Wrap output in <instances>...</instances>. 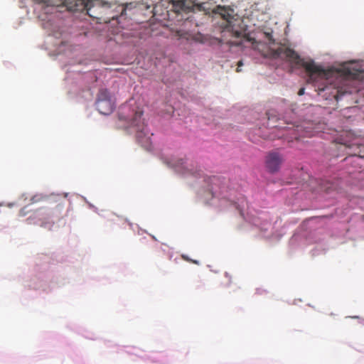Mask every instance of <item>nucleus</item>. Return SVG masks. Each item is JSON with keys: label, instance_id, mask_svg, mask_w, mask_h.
I'll list each match as a JSON object with an SVG mask.
<instances>
[{"label": "nucleus", "instance_id": "obj_8", "mask_svg": "<svg viewBox=\"0 0 364 364\" xmlns=\"http://www.w3.org/2000/svg\"><path fill=\"white\" fill-rule=\"evenodd\" d=\"M215 13L218 14L221 16V17L227 21V26L225 28L227 30H230L231 26V20L234 18L231 12L232 10L228 9L225 6H218L215 9Z\"/></svg>", "mask_w": 364, "mask_h": 364}, {"label": "nucleus", "instance_id": "obj_21", "mask_svg": "<svg viewBox=\"0 0 364 364\" xmlns=\"http://www.w3.org/2000/svg\"><path fill=\"white\" fill-rule=\"evenodd\" d=\"M240 34H241V32L237 31L235 32V35L234 36H236V37H240Z\"/></svg>", "mask_w": 364, "mask_h": 364}, {"label": "nucleus", "instance_id": "obj_4", "mask_svg": "<svg viewBox=\"0 0 364 364\" xmlns=\"http://www.w3.org/2000/svg\"><path fill=\"white\" fill-rule=\"evenodd\" d=\"M284 160L283 155L278 151H271L265 156L266 168L270 173H276L279 170Z\"/></svg>", "mask_w": 364, "mask_h": 364}, {"label": "nucleus", "instance_id": "obj_12", "mask_svg": "<svg viewBox=\"0 0 364 364\" xmlns=\"http://www.w3.org/2000/svg\"><path fill=\"white\" fill-rule=\"evenodd\" d=\"M284 131L288 132V134H287V136H288V140L289 141H292L293 139H298L297 135L294 133L295 129L294 128H288L287 129H284Z\"/></svg>", "mask_w": 364, "mask_h": 364}, {"label": "nucleus", "instance_id": "obj_18", "mask_svg": "<svg viewBox=\"0 0 364 364\" xmlns=\"http://www.w3.org/2000/svg\"><path fill=\"white\" fill-rule=\"evenodd\" d=\"M118 8L120 9V16L126 15L127 7L124 5H119Z\"/></svg>", "mask_w": 364, "mask_h": 364}, {"label": "nucleus", "instance_id": "obj_10", "mask_svg": "<svg viewBox=\"0 0 364 364\" xmlns=\"http://www.w3.org/2000/svg\"><path fill=\"white\" fill-rule=\"evenodd\" d=\"M210 182H211V186L210 188V191L212 192L213 196L216 195L218 193V191L215 186H218L220 183V180L216 176H213L210 178Z\"/></svg>", "mask_w": 364, "mask_h": 364}, {"label": "nucleus", "instance_id": "obj_16", "mask_svg": "<svg viewBox=\"0 0 364 364\" xmlns=\"http://www.w3.org/2000/svg\"><path fill=\"white\" fill-rule=\"evenodd\" d=\"M353 155L359 158L364 159V146H361L360 150L358 153H355Z\"/></svg>", "mask_w": 364, "mask_h": 364}, {"label": "nucleus", "instance_id": "obj_1", "mask_svg": "<svg viewBox=\"0 0 364 364\" xmlns=\"http://www.w3.org/2000/svg\"><path fill=\"white\" fill-rule=\"evenodd\" d=\"M276 55L278 57L285 58L287 60L303 67L309 74L308 81L316 82L322 81L323 87H318L317 91L321 95V92H326L329 97H333L338 101L346 93L349 92L346 88H343L338 85L337 82L333 83V75H337L340 73V70L336 72L332 70H325L321 66L317 65L313 60L305 61L300 58L299 55L292 49L279 47L276 50Z\"/></svg>", "mask_w": 364, "mask_h": 364}, {"label": "nucleus", "instance_id": "obj_22", "mask_svg": "<svg viewBox=\"0 0 364 364\" xmlns=\"http://www.w3.org/2000/svg\"><path fill=\"white\" fill-rule=\"evenodd\" d=\"M20 215H26V212L24 211V209L21 210Z\"/></svg>", "mask_w": 364, "mask_h": 364}, {"label": "nucleus", "instance_id": "obj_23", "mask_svg": "<svg viewBox=\"0 0 364 364\" xmlns=\"http://www.w3.org/2000/svg\"><path fill=\"white\" fill-rule=\"evenodd\" d=\"M248 41H252V38H248Z\"/></svg>", "mask_w": 364, "mask_h": 364}, {"label": "nucleus", "instance_id": "obj_9", "mask_svg": "<svg viewBox=\"0 0 364 364\" xmlns=\"http://www.w3.org/2000/svg\"><path fill=\"white\" fill-rule=\"evenodd\" d=\"M61 210H62V207H61V205H58L56 207V209L55 210H53L52 212H49L48 213H45L44 214L46 215L45 218L47 220H49L52 217H55L57 218H60L62 217ZM43 215V214H42V213L38 214V215Z\"/></svg>", "mask_w": 364, "mask_h": 364}, {"label": "nucleus", "instance_id": "obj_14", "mask_svg": "<svg viewBox=\"0 0 364 364\" xmlns=\"http://www.w3.org/2000/svg\"><path fill=\"white\" fill-rule=\"evenodd\" d=\"M264 35L269 43H274L275 41L272 36V30H268V31L264 32Z\"/></svg>", "mask_w": 364, "mask_h": 364}, {"label": "nucleus", "instance_id": "obj_5", "mask_svg": "<svg viewBox=\"0 0 364 364\" xmlns=\"http://www.w3.org/2000/svg\"><path fill=\"white\" fill-rule=\"evenodd\" d=\"M167 164L181 174H190L195 176L199 175L200 170L197 168L188 167L186 161L183 159H171L167 161Z\"/></svg>", "mask_w": 364, "mask_h": 364}, {"label": "nucleus", "instance_id": "obj_3", "mask_svg": "<svg viewBox=\"0 0 364 364\" xmlns=\"http://www.w3.org/2000/svg\"><path fill=\"white\" fill-rule=\"evenodd\" d=\"M96 107L100 113L105 115L109 114L113 111L114 107V102L107 90H100L96 101Z\"/></svg>", "mask_w": 364, "mask_h": 364}, {"label": "nucleus", "instance_id": "obj_19", "mask_svg": "<svg viewBox=\"0 0 364 364\" xmlns=\"http://www.w3.org/2000/svg\"><path fill=\"white\" fill-rule=\"evenodd\" d=\"M242 65H243V63H242V60H240V61L237 63V69H236V71H237V73L240 72V68Z\"/></svg>", "mask_w": 364, "mask_h": 364}, {"label": "nucleus", "instance_id": "obj_11", "mask_svg": "<svg viewBox=\"0 0 364 364\" xmlns=\"http://www.w3.org/2000/svg\"><path fill=\"white\" fill-rule=\"evenodd\" d=\"M321 190L328 192L331 190L336 189V187L333 186L332 183H330L329 181L325 182V183L321 184Z\"/></svg>", "mask_w": 364, "mask_h": 364}, {"label": "nucleus", "instance_id": "obj_20", "mask_svg": "<svg viewBox=\"0 0 364 364\" xmlns=\"http://www.w3.org/2000/svg\"><path fill=\"white\" fill-rule=\"evenodd\" d=\"M304 92H305V89L304 87H301L299 89V92H298V95L299 96H301L304 94Z\"/></svg>", "mask_w": 364, "mask_h": 364}, {"label": "nucleus", "instance_id": "obj_6", "mask_svg": "<svg viewBox=\"0 0 364 364\" xmlns=\"http://www.w3.org/2000/svg\"><path fill=\"white\" fill-rule=\"evenodd\" d=\"M89 5L86 8V14L91 18L101 20L102 17L99 14L102 13L103 6L100 0H89Z\"/></svg>", "mask_w": 364, "mask_h": 364}, {"label": "nucleus", "instance_id": "obj_15", "mask_svg": "<svg viewBox=\"0 0 364 364\" xmlns=\"http://www.w3.org/2000/svg\"><path fill=\"white\" fill-rule=\"evenodd\" d=\"M44 198L45 197L42 195H35L31 198V201L32 203H36L43 200Z\"/></svg>", "mask_w": 364, "mask_h": 364}, {"label": "nucleus", "instance_id": "obj_2", "mask_svg": "<svg viewBox=\"0 0 364 364\" xmlns=\"http://www.w3.org/2000/svg\"><path fill=\"white\" fill-rule=\"evenodd\" d=\"M143 111L139 107L131 108L129 105L121 107L119 119L127 122V128L136 132L137 141L146 149L151 146V138L142 119Z\"/></svg>", "mask_w": 364, "mask_h": 364}, {"label": "nucleus", "instance_id": "obj_17", "mask_svg": "<svg viewBox=\"0 0 364 364\" xmlns=\"http://www.w3.org/2000/svg\"><path fill=\"white\" fill-rule=\"evenodd\" d=\"M181 257H182L184 260H186V261H187V262H192V263L196 264H199L198 261H197V260H194V259H190V258H189L187 255H181Z\"/></svg>", "mask_w": 364, "mask_h": 364}, {"label": "nucleus", "instance_id": "obj_7", "mask_svg": "<svg viewBox=\"0 0 364 364\" xmlns=\"http://www.w3.org/2000/svg\"><path fill=\"white\" fill-rule=\"evenodd\" d=\"M89 0H66L65 4L69 11L73 12H83L85 11L87 5H89Z\"/></svg>", "mask_w": 364, "mask_h": 364}, {"label": "nucleus", "instance_id": "obj_13", "mask_svg": "<svg viewBox=\"0 0 364 364\" xmlns=\"http://www.w3.org/2000/svg\"><path fill=\"white\" fill-rule=\"evenodd\" d=\"M351 75L350 71L348 69L346 70H343L342 72V74L340 75L341 77L342 76L343 77H341V80H338V79L336 78V81H339V82L343 81V84L346 85V78L347 77H348L349 75Z\"/></svg>", "mask_w": 364, "mask_h": 364}]
</instances>
